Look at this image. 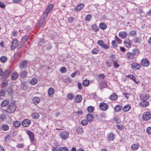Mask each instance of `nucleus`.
Instances as JSON below:
<instances>
[{"label":"nucleus","mask_w":151,"mask_h":151,"mask_svg":"<svg viewBox=\"0 0 151 151\" xmlns=\"http://www.w3.org/2000/svg\"><path fill=\"white\" fill-rule=\"evenodd\" d=\"M97 44L101 47L102 45H103L104 43V42L102 40H98Z\"/></svg>","instance_id":"nucleus-55"},{"label":"nucleus","mask_w":151,"mask_h":151,"mask_svg":"<svg viewBox=\"0 0 151 151\" xmlns=\"http://www.w3.org/2000/svg\"><path fill=\"white\" fill-rule=\"evenodd\" d=\"M110 58L113 62V61H114V60L115 58V56L113 54H111V55L110 56Z\"/></svg>","instance_id":"nucleus-61"},{"label":"nucleus","mask_w":151,"mask_h":151,"mask_svg":"<svg viewBox=\"0 0 151 151\" xmlns=\"http://www.w3.org/2000/svg\"><path fill=\"white\" fill-rule=\"evenodd\" d=\"M53 5L52 4H50L46 10L44 14V17H46L48 16V14L50 13L53 7Z\"/></svg>","instance_id":"nucleus-3"},{"label":"nucleus","mask_w":151,"mask_h":151,"mask_svg":"<svg viewBox=\"0 0 151 151\" xmlns=\"http://www.w3.org/2000/svg\"><path fill=\"white\" fill-rule=\"evenodd\" d=\"M9 101L8 99H6L3 101L1 103V105L2 107H5L9 104Z\"/></svg>","instance_id":"nucleus-19"},{"label":"nucleus","mask_w":151,"mask_h":151,"mask_svg":"<svg viewBox=\"0 0 151 151\" xmlns=\"http://www.w3.org/2000/svg\"><path fill=\"white\" fill-rule=\"evenodd\" d=\"M60 136L62 139H65L68 137L69 133L67 131H62L60 133Z\"/></svg>","instance_id":"nucleus-4"},{"label":"nucleus","mask_w":151,"mask_h":151,"mask_svg":"<svg viewBox=\"0 0 151 151\" xmlns=\"http://www.w3.org/2000/svg\"><path fill=\"white\" fill-rule=\"evenodd\" d=\"M37 81L36 78H33L30 81V84L32 85H35L37 82Z\"/></svg>","instance_id":"nucleus-40"},{"label":"nucleus","mask_w":151,"mask_h":151,"mask_svg":"<svg viewBox=\"0 0 151 151\" xmlns=\"http://www.w3.org/2000/svg\"><path fill=\"white\" fill-rule=\"evenodd\" d=\"M140 97L142 101H146L149 98V96L148 95L145 94L141 95H140Z\"/></svg>","instance_id":"nucleus-22"},{"label":"nucleus","mask_w":151,"mask_h":151,"mask_svg":"<svg viewBox=\"0 0 151 151\" xmlns=\"http://www.w3.org/2000/svg\"><path fill=\"white\" fill-rule=\"evenodd\" d=\"M108 104L104 102L101 103L99 104V107L101 109L104 111H105L108 108Z\"/></svg>","instance_id":"nucleus-8"},{"label":"nucleus","mask_w":151,"mask_h":151,"mask_svg":"<svg viewBox=\"0 0 151 151\" xmlns=\"http://www.w3.org/2000/svg\"><path fill=\"white\" fill-rule=\"evenodd\" d=\"M114 137V135L113 133H110L107 135V139L109 141H113Z\"/></svg>","instance_id":"nucleus-12"},{"label":"nucleus","mask_w":151,"mask_h":151,"mask_svg":"<svg viewBox=\"0 0 151 151\" xmlns=\"http://www.w3.org/2000/svg\"><path fill=\"white\" fill-rule=\"evenodd\" d=\"M139 104L142 106L146 107L149 105V103L146 101H142L140 102Z\"/></svg>","instance_id":"nucleus-17"},{"label":"nucleus","mask_w":151,"mask_h":151,"mask_svg":"<svg viewBox=\"0 0 151 151\" xmlns=\"http://www.w3.org/2000/svg\"><path fill=\"white\" fill-rule=\"evenodd\" d=\"M137 34L136 31L132 30L129 32L128 34V35L130 36H132L134 35H136Z\"/></svg>","instance_id":"nucleus-44"},{"label":"nucleus","mask_w":151,"mask_h":151,"mask_svg":"<svg viewBox=\"0 0 151 151\" xmlns=\"http://www.w3.org/2000/svg\"><path fill=\"white\" fill-rule=\"evenodd\" d=\"M27 61L24 60L22 61L19 65L20 68H24L26 67L27 66Z\"/></svg>","instance_id":"nucleus-14"},{"label":"nucleus","mask_w":151,"mask_h":151,"mask_svg":"<svg viewBox=\"0 0 151 151\" xmlns=\"http://www.w3.org/2000/svg\"><path fill=\"white\" fill-rule=\"evenodd\" d=\"M76 102L77 103H80L82 100V97L80 95H76L75 97Z\"/></svg>","instance_id":"nucleus-16"},{"label":"nucleus","mask_w":151,"mask_h":151,"mask_svg":"<svg viewBox=\"0 0 151 151\" xmlns=\"http://www.w3.org/2000/svg\"><path fill=\"white\" fill-rule=\"evenodd\" d=\"M127 34L125 32H121L119 33V36L121 38H125L127 36Z\"/></svg>","instance_id":"nucleus-13"},{"label":"nucleus","mask_w":151,"mask_h":151,"mask_svg":"<svg viewBox=\"0 0 151 151\" xmlns=\"http://www.w3.org/2000/svg\"><path fill=\"white\" fill-rule=\"evenodd\" d=\"M113 121L116 123H119V119L118 118H117V117H114L113 119Z\"/></svg>","instance_id":"nucleus-64"},{"label":"nucleus","mask_w":151,"mask_h":151,"mask_svg":"<svg viewBox=\"0 0 151 151\" xmlns=\"http://www.w3.org/2000/svg\"><path fill=\"white\" fill-rule=\"evenodd\" d=\"M9 126L6 124H4L1 127L2 129L3 130L6 131L8 130L9 129Z\"/></svg>","instance_id":"nucleus-41"},{"label":"nucleus","mask_w":151,"mask_h":151,"mask_svg":"<svg viewBox=\"0 0 151 151\" xmlns=\"http://www.w3.org/2000/svg\"><path fill=\"white\" fill-rule=\"evenodd\" d=\"M87 119L89 122H91L93 119V116L90 114H88L86 115Z\"/></svg>","instance_id":"nucleus-23"},{"label":"nucleus","mask_w":151,"mask_h":151,"mask_svg":"<svg viewBox=\"0 0 151 151\" xmlns=\"http://www.w3.org/2000/svg\"><path fill=\"white\" fill-rule=\"evenodd\" d=\"M112 45L114 47H116L117 46V44L116 41L114 40H113L111 42Z\"/></svg>","instance_id":"nucleus-63"},{"label":"nucleus","mask_w":151,"mask_h":151,"mask_svg":"<svg viewBox=\"0 0 151 151\" xmlns=\"http://www.w3.org/2000/svg\"><path fill=\"white\" fill-rule=\"evenodd\" d=\"M92 18V16L91 14H88L85 17V20L87 21H89Z\"/></svg>","instance_id":"nucleus-47"},{"label":"nucleus","mask_w":151,"mask_h":151,"mask_svg":"<svg viewBox=\"0 0 151 151\" xmlns=\"http://www.w3.org/2000/svg\"><path fill=\"white\" fill-rule=\"evenodd\" d=\"M131 106L128 104L125 105L123 108V111L124 112H127L131 109Z\"/></svg>","instance_id":"nucleus-20"},{"label":"nucleus","mask_w":151,"mask_h":151,"mask_svg":"<svg viewBox=\"0 0 151 151\" xmlns=\"http://www.w3.org/2000/svg\"><path fill=\"white\" fill-rule=\"evenodd\" d=\"M54 93V90L52 88H50L48 91V93L49 96L53 94Z\"/></svg>","instance_id":"nucleus-34"},{"label":"nucleus","mask_w":151,"mask_h":151,"mask_svg":"<svg viewBox=\"0 0 151 151\" xmlns=\"http://www.w3.org/2000/svg\"><path fill=\"white\" fill-rule=\"evenodd\" d=\"M151 118V114L150 112H145L142 116V119L145 121L150 120Z\"/></svg>","instance_id":"nucleus-2"},{"label":"nucleus","mask_w":151,"mask_h":151,"mask_svg":"<svg viewBox=\"0 0 151 151\" xmlns=\"http://www.w3.org/2000/svg\"><path fill=\"white\" fill-rule=\"evenodd\" d=\"M43 17V18H42L38 22L37 24L39 27H40L42 25L45 24V18Z\"/></svg>","instance_id":"nucleus-11"},{"label":"nucleus","mask_w":151,"mask_h":151,"mask_svg":"<svg viewBox=\"0 0 151 151\" xmlns=\"http://www.w3.org/2000/svg\"><path fill=\"white\" fill-rule=\"evenodd\" d=\"M26 133L28 135L30 141L33 143L34 141V135L33 133L29 130H27Z\"/></svg>","instance_id":"nucleus-6"},{"label":"nucleus","mask_w":151,"mask_h":151,"mask_svg":"<svg viewBox=\"0 0 151 151\" xmlns=\"http://www.w3.org/2000/svg\"><path fill=\"white\" fill-rule=\"evenodd\" d=\"M88 111L89 113H92L94 111V108L91 106H89L87 108Z\"/></svg>","instance_id":"nucleus-45"},{"label":"nucleus","mask_w":151,"mask_h":151,"mask_svg":"<svg viewBox=\"0 0 151 151\" xmlns=\"http://www.w3.org/2000/svg\"><path fill=\"white\" fill-rule=\"evenodd\" d=\"M91 28L94 31L97 32L99 31V28L96 24H93L91 26Z\"/></svg>","instance_id":"nucleus-26"},{"label":"nucleus","mask_w":151,"mask_h":151,"mask_svg":"<svg viewBox=\"0 0 151 151\" xmlns=\"http://www.w3.org/2000/svg\"><path fill=\"white\" fill-rule=\"evenodd\" d=\"M18 76V74L17 73L15 72H14L11 76V79L13 80H16Z\"/></svg>","instance_id":"nucleus-21"},{"label":"nucleus","mask_w":151,"mask_h":151,"mask_svg":"<svg viewBox=\"0 0 151 151\" xmlns=\"http://www.w3.org/2000/svg\"><path fill=\"white\" fill-rule=\"evenodd\" d=\"M84 6V4L82 3H81L78 5L76 7V11H78L82 10Z\"/></svg>","instance_id":"nucleus-15"},{"label":"nucleus","mask_w":151,"mask_h":151,"mask_svg":"<svg viewBox=\"0 0 151 151\" xmlns=\"http://www.w3.org/2000/svg\"><path fill=\"white\" fill-rule=\"evenodd\" d=\"M141 40V38L139 37H137L133 40V41L135 43H140Z\"/></svg>","instance_id":"nucleus-38"},{"label":"nucleus","mask_w":151,"mask_h":151,"mask_svg":"<svg viewBox=\"0 0 151 151\" xmlns=\"http://www.w3.org/2000/svg\"><path fill=\"white\" fill-rule=\"evenodd\" d=\"M116 127L119 129L122 130L124 129V126L122 124H117Z\"/></svg>","instance_id":"nucleus-54"},{"label":"nucleus","mask_w":151,"mask_h":151,"mask_svg":"<svg viewBox=\"0 0 151 151\" xmlns=\"http://www.w3.org/2000/svg\"><path fill=\"white\" fill-rule=\"evenodd\" d=\"M60 72L62 73H65L66 72V68L64 67H62L60 69Z\"/></svg>","instance_id":"nucleus-49"},{"label":"nucleus","mask_w":151,"mask_h":151,"mask_svg":"<svg viewBox=\"0 0 151 151\" xmlns=\"http://www.w3.org/2000/svg\"><path fill=\"white\" fill-rule=\"evenodd\" d=\"M114 66L115 68H118L119 66V65L118 64L116 61H113Z\"/></svg>","instance_id":"nucleus-59"},{"label":"nucleus","mask_w":151,"mask_h":151,"mask_svg":"<svg viewBox=\"0 0 151 151\" xmlns=\"http://www.w3.org/2000/svg\"><path fill=\"white\" fill-rule=\"evenodd\" d=\"M99 26L100 28L102 29H105L106 28V25L103 22H101L100 23Z\"/></svg>","instance_id":"nucleus-31"},{"label":"nucleus","mask_w":151,"mask_h":151,"mask_svg":"<svg viewBox=\"0 0 151 151\" xmlns=\"http://www.w3.org/2000/svg\"><path fill=\"white\" fill-rule=\"evenodd\" d=\"M32 116L33 118L38 119L39 118V115L37 113H34L32 114Z\"/></svg>","instance_id":"nucleus-36"},{"label":"nucleus","mask_w":151,"mask_h":151,"mask_svg":"<svg viewBox=\"0 0 151 151\" xmlns=\"http://www.w3.org/2000/svg\"><path fill=\"white\" fill-rule=\"evenodd\" d=\"M81 124L83 126H86L88 124V121L86 119L82 120L81 121Z\"/></svg>","instance_id":"nucleus-48"},{"label":"nucleus","mask_w":151,"mask_h":151,"mask_svg":"<svg viewBox=\"0 0 151 151\" xmlns=\"http://www.w3.org/2000/svg\"><path fill=\"white\" fill-rule=\"evenodd\" d=\"M128 77H129L132 80L136 83H139L138 81H137L136 80L135 77L132 75H128Z\"/></svg>","instance_id":"nucleus-39"},{"label":"nucleus","mask_w":151,"mask_h":151,"mask_svg":"<svg viewBox=\"0 0 151 151\" xmlns=\"http://www.w3.org/2000/svg\"><path fill=\"white\" fill-rule=\"evenodd\" d=\"M127 55V57L129 59H132L134 57L133 53L132 52H128Z\"/></svg>","instance_id":"nucleus-35"},{"label":"nucleus","mask_w":151,"mask_h":151,"mask_svg":"<svg viewBox=\"0 0 151 151\" xmlns=\"http://www.w3.org/2000/svg\"><path fill=\"white\" fill-rule=\"evenodd\" d=\"M58 151H69V150L66 147H62L59 148Z\"/></svg>","instance_id":"nucleus-46"},{"label":"nucleus","mask_w":151,"mask_h":151,"mask_svg":"<svg viewBox=\"0 0 151 151\" xmlns=\"http://www.w3.org/2000/svg\"><path fill=\"white\" fill-rule=\"evenodd\" d=\"M31 122L29 120L26 119L24 120L22 122V125L24 127H28L30 124Z\"/></svg>","instance_id":"nucleus-9"},{"label":"nucleus","mask_w":151,"mask_h":151,"mask_svg":"<svg viewBox=\"0 0 151 151\" xmlns=\"http://www.w3.org/2000/svg\"><path fill=\"white\" fill-rule=\"evenodd\" d=\"M101 47L104 49H107L109 48V46L106 44H104L103 45H102Z\"/></svg>","instance_id":"nucleus-62"},{"label":"nucleus","mask_w":151,"mask_h":151,"mask_svg":"<svg viewBox=\"0 0 151 151\" xmlns=\"http://www.w3.org/2000/svg\"><path fill=\"white\" fill-rule=\"evenodd\" d=\"M105 77V76L104 74H99L98 76V77L99 79H103Z\"/></svg>","instance_id":"nucleus-57"},{"label":"nucleus","mask_w":151,"mask_h":151,"mask_svg":"<svg viewBox=\"0 0 151 151\" xmlns=\"http://www.w3.org/2000/svg\"><path fill=\"white\" fill-rule=\"evenodd\" d=\"M139 53V50L137 49H135L133 50V54L134 55H137Z\"/></svg>","instance_id":"nucleus-53"},{"label":"nucleus","mask_w":151,"mask_h":151,"mask_svg":"<svg viewBox=\"0 0 151 151\" xmlns=\"http://www.w3.org/2000/svg\"><path fill=\"white\" fill-rule=\"evenodd\" d=\"M121 109L122 106L120 105H116L114 108L115 111L117 112L120 111Z\"/></svg>","instance_id":"nucleus-25"},{"label":"nucleus","mask_w":151,"mask_h":151,"mask_svg":"<svg viewBox=\"0 0 151 151\" xmlns=\"http://www.w3.org/2000/svg\"><path fill=\"white\" fill-rule=\"evenodd\" d=\"M45 42V40L43 39H40L38 42V45L40 46H42Z\"/></svg>","instance_id":"nucleus-50"},{"label":"nucleus","mask_w":151,"mask_h":151,"mask_svg":"<svg viewBox=\"0 0 151 151\" xmlns=\"http://www.w3.org/2000/svg\"><path fill=\"white\" fill-rule=\"evenodd\" d=\"M16 106L14 103H11L8 107L6 109V111L9 113H13L16 109Z\"/></svg>","instance_id":"nucleus-1"},{"label":"nucleus","mask_w":151,"mask_h":151,"mask_svg":"<svg viewBox=\"0 0 151 151\" xmlns=\"http://www.w3.org/2000/svg\"><path fill=\"white\" fill-rule=\"evenodd\" d=\"M33 101L35 104H37L40 102V99L38 97H35L33 98Z\"/></svg>","instance_id":"nucleus-30"},{"label":"nucleus","mask_w":151,"mask_h":151,"mask_svg":"<svg viewBox=\"0 0 151 151\" xmlns=\"http://www.w3.org/2000/svg\"><path fill=\"white\" fill-rule=\"evenodd\" d=\"M130 40H128L124 42V44L125 46L129 48L131 46V45L130 44Z\"/></svg>","instance_id":"nucleus-27"},{"label":"nucleus","mask_w":151,"mask_h":151,"mask_svg":"<svg viewBox=\"0 0 151 151\" xmlns=\"http://www.w3.org/2000/svg\"><path fill=\"white\" fill-rule=\"evenodd\" d=\"M139 147V145L137 144H134L131 146V149L133 150H136Z\"/></svg>","instance_id":"nucleus-32"},{"label":"nucleus","mask_w":151,"mask_h":151,"mask_svg":"<svg viewBox=\"0 0 151 151\" xmlns=\"http://www.w3.org/2000/svg\"><path fill=\"white\" fill-rule=\"evenodd\" d=\"M141 64L144 67H147L149 65L150 62L149 60L146 58H143L141 61Z\"/></svg>","instance_id":"nucleus-5"},{"label":"nucleus","mask_w":151,"mask_h":151,"mask_svg":"<svg viewBox=\"0 0 151 151\" xmlns=\"http://www.w3.org/2000/svg\"><path fill=\"white\" fill-rule=\"evenodd\" d=\"M17 40L16 39H14L12 41V44L10 46L11 49L14 50L18 46Z\"/></svg>","instance_id":"nucleus-7"},{"label":"nucleus","mask_w":151,"mask_h":151,"mask_svg":"<svg viewBox=\"0 0 151 151\" xmlns=\"http://www.w3.org/2000/svg\"><path fill=\"white\" fill-rule=\"evenodd\" d=\"M147 132L149 134H151V127H148L147 129Z\"/></svg>","instance_id":"nucleus-60"},{"label":"nucleus","mask_w":151,"mask_h":151,"mask_svg":"<svg viewBox=\"0 0 151 151\" xmlns=\"http://www.w3.org/2000/svg\"><path fill=\"white\" fill-rule=\"evenodd\" d=\"M27 73L28 72L25 70H22L20 72V76L22 78H24L26 77Z\"/></svg>","instance_id":"nucleus-18"},{"label":"nucleus","mask_w":151,"mask_h":151,"mask_svg":"<svg viewBox=\"0 0 151 151\" xmlns=\"http://www.w3.org/2000/svg\"><path fill=\"white\" fill-rule=\"evenodd\" d=\"M132 68L134 70L139 69L141 68V65L136 63H133L132 64Z\"/></svg>","instance_id":"nucleus-10"},{"label":"nucleus","mask_w":151,"mask_h":151,"mask_svg":"<svg viewBox=\"0 0 151 151\" xmlns=\"http://www.w3.org/2000/svg\"><path fill=\"white\" fill-rule=\"evenodd\" d=\"M11 71L9 70H7L4 73V76L6 77H8L10 75Z\"/></svg>","instance_id":"nucleus-42"},{"label":"nucleus","mask_w":151,"mask_h":151,"mask_svg":"<svg viewBox=\"0 0 151 151\" xmlns=\"http://www.w3.org/2000/svg\"><path fill=\"white\" fill-rule=\"evenodd\" d=\"M13 124L14 126L17 128L19 127L21 125V123L18 121H14Z\"/></svg>","instance_id":"nucleus-29"},{"label":"nucleus","mask_w":151,"mask_h":151,"mask_svg":"<svg viewBox=\"0 0 151 151\" xmlns=\"http://www.w3.org/2000/svg\"><path fill=\"white\" fill-rule=\"evenodd\" d=\"M76 132L77 134H82L83 133V129L82 128H78L76 129Z\"/></svg>","instance_id":"nucleus-33"},{"label":"nucleus","mask_w":151,"mask_h":151,"mask_svg":"<svg viewBox=\"0 0 151 151\" xmlns=\"http://www.w3.org/2000/svg\"><path fill=\"white\" fill-rule=\"evenodd\" d=\"M12 87L13 85L7 87V91L9 94H11L13 93V91Z\"/></svg>","instance_id":"nucleus-28"},{"label":"nucleus","mask_w":151,"mask_h":151,"mask_svg":"<svg viewBox=\"0 0 151 151\" xmlns=\"http://www.w3.org/2000/svg\"><path fill=\"white\" fill-rule=\"evenodd\" d=\"M117 98V96L114 93H112V94L109 96V99L111 100L115 101Z\"/></svg>","instance_id":"nucleus-24"},{"label":"nucleus","mask_w":151,"mask_h":151,"mask_svg":"<svg viewBox=\"0 0 151 151\" xmlns=\"http://www.w3.org/2000/svg\"><path fill=\"white\" fill-rule=\"evenodd\" d=\"M83 86H87L89 84V81L88 80H85L83 81Z\"/></svg>","instance_id":"nucleus-43"},{"label":"nucleus","mask_w":151,"mask_h":151,"mask_svg":"<svg viewBox=\"0 0 151 151\" xmlns=\"http://www.w3.org/2000/svg\"><path fill=\"white\" fill-rule=\"evenodd\" d=\"M5 91L3 89L0 90V96H4L5 95Z\"/></svg>","instance_id":"nucleus-56"},{"label":"nucleus","mask_w":151,"mask_h":151,"mask_svg":"<svg viewBox=\"0 0 151 151\" xmlns=\"http://www.w3.org/2000/svg\"><path fill=\"white\" fill-rule=\"evenodd\" d=\"M100 116L101 117L103 118H105L106 117V116L105 114L103 112L100 113Z\"/></svg>","instance_id":"nucleus-58"},{"label":"nucleus","mask_w":151,"mask_h":151,"mask_svg":"<svg viewBox=\"0 0 151 151\" xmlns=\"http://www.w3.org/2000/svg\"><path fill=\"white\" fill-rule=\"evenodd\" d=\"M99 52V51L98 49H97L96 48H94L92 50L91 52L93 54H97Z\"/></svg>","instance_id":"nucleus-51"},{"label":"nucleus","mask_w":151,"mask_h":151,"mask_svg":"<svg viewBox=\"0 0 151 151\" xmlns=\"http://www.w3.org/2000/svg\"><path fill=\"white\" fill-rule=\"evenodd\" d=\"M67 97L68 99L71 100L73 99L74 96L72 94L70 93L67 95Z\"/></svg>","instance_id":"nucleus-52"},{"label":"nucleus","mask_w":151,"mask_h":151,"mask_svg":"<svg viewBox=\"0 0 151 151\" xmlns=\"http://www.w3.org/2000/svg\"><path fill=\"white\" fill-rule=\"evenodd\" d=\"M7 59V58L5 56H2L0 58V61L2 63H5L6 62Z\"/></svg>","instance_id":"nucleus-37"}]
</instances>
